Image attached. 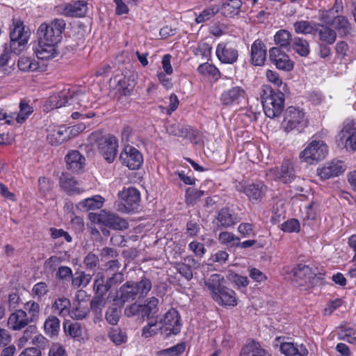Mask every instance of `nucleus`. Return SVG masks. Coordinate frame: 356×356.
Segmentation results:
<instances>
[{"label":"nucleus","mask_w":356,"mask_h":356,"mask_svg":"<svg viewBox=\"0 0 356 356\" xmlns=\"http://www.w3.org/2000/svg\"><path fill=\"white\" fill-rule=\"evenodd\" d=\"M225 278L217 273L211 275L204 280L211 298L224 307H234L238 304V297L234 290L223 285Z\"/></svg>","instance_id":"nucleus-1"},{"label":"nucleus","mask_w":356,"mask_h":356,"mask_svg":"<svg viewBox=\"0 0 356 356\" xmlns=\"http://www.w3.org/2000/svg\"><path fill=\"white\" fill-rule=\"evenodd\" d=\"M264 111L270 118L279 116L284 106V95L280 91H275L269 85H263L260 93Z\"/></svg>","instance_id":"nucleus-2"},{"label":"nucleus","mask_w":356,"mask_h":356,"mask_svg":"<svg viewBox=\"0 0 356 356\" xmlns=\"http://www.w3.org/2000/svg\"><path fill=\"white\" fill-rule=\"evenodd\" d=\"M151 289L152 282L146 277L137 282L127 281L121 286L118 291V300L121 303L124 304L134 301L138 297L139 298H144Z\"/></svg>","instance_id":"nucleus-3"},{"label":"nucleus","mask_w":356,"mask_h":356,"mask_svg":"<svg viewBox=\"0 0 356 356\" xmlns=\"http://www.w3.org/2000/svg\"><path fill=\"white\" fill-rule=\"evenodd\" d=\"M308 123V118L302 109L289 106L285 111L282 122V127L284 131L289 133L296 131L301 133L307 127Z\"/></svg>","instance_id":"nucleus-4"},{"label":"nucleus","mask_w":356,"mask_h":356,"mask_svg":"<svg viewBox=\"0 0 356 356\" xmlns=\"http://www.w3.org/2000/svg\"><path fill=\"white\" fill-rule=\"evenodd\" d=\"M89 140L91 143L97 142L98 150L106 161L110 163L113 162L118 147V141L115 136L110 134L101 136L99 133L94 132L90 135Z\"/></svg>","instance_id":"nucleus-5"},{"label":"nucleus","mask_w":356,"mask_h":356,"mask_svg":"<svg viewBox=\"0 0 356 356\" xmlns=\"http://www.w3.org/2000/svg\"><path fill=\"white\" fill-rule=\"evenodd\" d=\"M65 28V22L63 19H55L50 22L42 23L38 29V39L47 42L59 43Z\"/></svg>","instance_id":"nucleus-6"},{"label":"nucleus","mask_w":356,"mask_h":356,"mask_svg":"<svg viewBox=\"0 0 356 356\" xmlns=\"http://www.w3.org/2000/svg\"><path fill=\"white\" fill-rule=\"evenodd\" d=\"M30 37L29 29H26L20 19L13 18L10 27V47L15 53L20 52L27 43Z\"/></svg>","instance_id":"nucleus-7"},{"label":"nucleus","mask_w":356,"mask_h":356,"mask_svg":"<svg viewBox=\"0 0 356 356\" xmlns=\"http://www.w3.org/2000/svg\"><path fill=\"white\" fill-rule=\"evenodd\" d=\"M328 149L327 146L323 140H312L307 147L300 152V160L309 164L323 159Z\"/></svg>","instance_id":"nucleus-8"},{"label":"nucleus","mask_w":356,"mask_h":356,"mask_svg":"<svg viewBox=\"0 0 356 356\" xmlns=\"http://www.w3.org/2000/svg\"><path fill=\"white\" fill-rule=\"evenodd\" d=\"M216 55L221 63L233 65L238 58L237 45L233 42H221L216 47Z\"/></svg>","instance_id":"nucleus-9"},{"label":"nucleus","mask_w":356,"mask_h":356,"mask_svg":"<svg viewBox=\"0 0 356 356\" xmlns=\"http://www.w3.org/2000/svg\"><path fill=\"white\" fill-rule=\"evenodd\" d=\"M159 323L161 327V333L165 336L177 334L181 330L180 316L175 309H171L166 312Z\"/></svg>","instance_id":"nucleus-10"},{"label":"nucleus","mask_w":356,"mask_h":356,"mask_svg":"<svg viewBox=\"0 0 356 356\" xmlns=\"http://www.w3.org/2000/svg\"><path fill=\"white\" fill-rule=\"evenodd\" d=\"M120 159L130 170L140 168L143 163V156L140 151L129 145L124 146L120 153Z\"/></svg>","instance_id":"nucleus-11"},{"label":"nucleus","mask_w":356,"mask_h":356,"mask_svg":"<svg viewBox=\"0 0 356 356\" xmlns=\"http://www.w3.org/2000/svg\"><path fill=\"white\" fill-rule=\"evenodd\" d=\"M338 141L347 150H356V123L347 121L344 123L341 131L339 133Z\"/></svg>","instance_id":"nucleus-12"},{"label":"nucleus","mask_w":356,"mask_h":356,"mask_svg":"<svg viewBox=\"0 0 356 356\" xmlns=\"http://www.w3.org/2000/svg\"><path fill=\"white\" fill-rule=\"evenodd\" d=\"M246 97L245 90L241 86H234L224 90L220 95V102L225 106L240 104Z\"/></svg>","instance_id":"nucleus-13"},{"label":"nucleus","mask_w":356,"mask_h":356,"mask_svg":"<svg viewBox=\"0 0 356 356\" xmlns=\"http://www.w3.org/2000/svg\"><path fill=\"white\" fill-rule=\"evenodd\" d=\"M97 222L115 230H123L128 227V223L123 218L104 210L98 215Z\"/></svg>","instance_id":"nucleus-14"},{"label":"nucleus","mask_w":356,"mask_h":356,"mask_svg":"<svg viewBox=\"0 0 356 356\" xmlns=\"http://www.w3.org/2000/svg\"><path fill=\"white\" fill-rule=\"evenodd\" d=\"M88 10V3L86 0H78L59 6L60 13L67 17H81L86 15Z\"/></svg>","instance_id":"nucleus-15"},{"label":"nucleus","mask_w":356,"mask_h":356,"mask_svg":"<svg viewBox=\"0 0 356 356\" xmlns=\"http://www.w3.org/2000/svg\"><path fill=\"white\" fill-rule=\"evenodd\" d=\"M269 58L279 70L289 72L293 68V63L289 56L278 47H273L270 49Z\"/></svg>","instance_id":"nucleus-16"},{"label":"nucleus","mask_w":356,"mask_h":356,"mask_svg":"<svg viewBox=\"0 0 356 356\" xmlns=\"http://www.w3.org/2000/svg\"><path fill=\"white\" fill-rule=\"evenodd\" d=\"M238 190L244 193L248 199L253 202L263 198L266 195L267 188L261 181H256L245 186L240 184Z\"/></svg>","instance_id":"nucleus-17"},{"label":"nucleus","mask_w":356,"mask_h":356,"mask_svg":"<svg viewBox=\"0 0 356 356\" xmlns=\"http://www.w3.org/2000/svg\"><path fill=\"white\" fill-rule=\"evenodd\" d=\"M346 169V165L341 161H332L327 163L323 167L318 168V175L323 179H327L332 177H337L343 173Z\"/></svg>","instance_id":"nucleus-18"},{"label":"nucleus","mask_w":356,"mask_h":356,"mask_svg":"<svg viewBox=\"0 0 356 356\" xmlns=\"http://www.w3.org/2000/svg\"><path fill=\"white\" fill-rule=\"evenodd\" d=\"M118 197L124 204L125 210L128 212L138 206L140 201V193L137 189L131 187L119 191Z\"/></svg>","instance_id":"nucleus-19"},{"label":"nucleus","mask_w":356,"mask_h":356,"mask_svg":"<svg viewBox=\"0 0 356 356\" xmlns=\"http://www.w3.org/2000/svg\"><path fill=\"white\" fill-rule=\"evenodd\" d=\"M55 42H47L38 39V43L34 48V51L38 59L49 60L56 56L58 52Z\"/></svg>","instance_id":"nucleus-20"},{"label":"nucleus","mask_w":356,"mask_h":356,"mask_svg":"<svg viewBox=\"0 0 356 356\" xmlns=\"http://www.w3.org/2000/svg\"><path fill=\"white\" fill-rule=\"evenodd\" d=\"M31 322L26 311L17 309L8 317V325L13 330H21L27 326Z\"/></svg>","instance_id":"nucleus-21"},{"label":"nucleus","mask_w":356,"mask_h":356,"mask_svg":"<svg viewBox=\"0 0 356 356\" xmlns=\"http://www.w3.org/2000/svg\"><path fill=\"white\" fill-rule=\"evenodd\" d=\"M289 278L298 285L303 286L310 282L312 278V273L309 266L298 265L291 270Z\"/></svg>","instance_id":"nucleus-22"},{"label":"nucleus","mask_w":356,"mask_h":356,"mask_svg":"<svg viewBox=\"0 0 356 356\" xmlns=\"http://www.w3.org/2000/svg\"><path fill=\"white\" fill-rule=\"evenodd\" d=\"M275 179L287 184L291 182L295 178V171L293 163L289 160L284 161L280 168L272 170Z\"/></svg>","instance_id":"nucleus-23"},{"label":"nucleus","mask_w":356,"mask_h":356,"mask_svg":"<svg viewBox=\"0 0 356 356\" xmlns=\"http://www.w3.org/2000/svg\"><path fill=\"white\" fill-rule=\"evenodd\" d=\"M280 350L285 356H307L309 354L305 345L292 341L282 342Z\"/></svg>","instance_id":"nucleus-24"},{"label":"nucleus","mask_w":356,"mask_h":356,"mask_svg":"<svg viewBox=\"0 0 356 356\" xmlns=\"http://www.w3.org/2000/svg\"><path fill=\"white\" fill-rule=\"evenodd\" d=\"M251 62L255 66H261L264 64L266 58V49L265 44L260 40H256L251 45Z\"/></svg>","instance_id":"nucleus-25"},{"label":"nucleus","mask_w":356,"mask_h":356,"mask_svg":"<svg viewBox=\"0 0 356 356\" xmlns=\"http://www.w3.org/2000/svg\"><path fill=\"white\" fill-rule=\"evenodd\" d=\"M70 89H63L50 96L47 102L49 108L54 109L65 106L70 102Z\"/></svg>","instance_id":"nucleus-26"},{"label":"nucleus","mask_w":356,"mask_h":356,"mask_svg":"<svg viewBox=\"0 0 356 356\" xmlns=\"http://www.w3.org/2000/svg\"><path fill=\"white\" fill-rule=\"evenodd\" d=\"M67 168L73 172L81 170L85 164V158L76 150L70 152L65 156Z\"/></svg>","instance_id":"nucleus-27"},{"label":"nucleus","mask_w":356,"mask_h":356,"mask_svg":"<svg viewBox=\"0 0 356 356\" xmlns=\"http://www.w3.org/2000/svg\"><path fill=\"white\" fill-rule=\"evenodd\" d=\"M241 6V0H226L219 6V12L225 17H232L239 13Z\"/></svg>","instance_id":"nucleus-28"},{"label":"nucleus","mask_w":356,"mask_h":356,"mask_svg":"<svg viewBox=\"0 0 356 356\" xmlns=\"http://www.w3.org/2000/svg\"><path fill=\"white\" fill-rule=\"evenodd\" d=\"M240 356H271L261 345L254 341H250L241 348Z\"/></svg>","instance_id":"nucleus-29"},{"label":"nucleus","mask_w":356,"mask_h":356,"mask_svg":"<svg viewBox=\"0 0 356 356\" xmlns=\"http://www.w3.org/2000/svg\"><path fill=\"white\" fill-rule=\"evenodd\" d=\"M236 218L234 217L231 211L227 208L222 209L218 213L215 220L217 227L220 228H227L236 224Z\"/></svg>","instance_id":"nucleus-30"},{"label":"nucleus","mask_w":356,"mask_h":356,"mask_svg":"<svg viewBox=\"0 0 356 356\" xmlns=\"http://www.w3.org/2000/svg\"><path fill=\"white\" fill-rule=\"evenodd\" d=\"M331 25L338 31L339 35L346 36L350 33L351 23L343 15H337L333 18Z\"/></svg>","instance_id":"nucleus-31"},{"label":"nucleus","mask_w":356,"mask_h":356,"mask_svg":"<svg viewBox=\"0 0 356 356\" xmlns=\"http://www.w3.org/2000/svg\"><path fill=\"white\" fill-rule=\"evenodd\" d=\"M19 111L18 113H13L10 116H13L12 119L13 123L16 121L18 124L24 123L28 117L33 112V107L31 106L24 100H22L19 103Z\"/></svg>","instance_id":"nucleus-32"},{"label":"nucleus","mask_w":356,"mask_h":356,"mask_svg":"<svg viewBox=\"0 0 356 356\" xmlns=\"http://www.w3.org/2000/svg\"><path fill=\"white\" fill-rule=\"evenodd\" d=\"M71 302L65 297H60L55 300L52 309L60 316L65 317L70 314Z\"/></svg>","instance_id":"nucleus-33"},{"label":"nucleus","mask_w":356,"mask_h":356,"mask_svg":"<svg viewBox=\"0 0 356 356\" xmlns=\"http://www.w3.org/2000/svg\"><path fill=\"white\" fill-rule=\"evenodd\" d=\"M317 26H320V29L317 28L316 31L318 32V38L321 41L327 44H332L336 41L337 33L334 30L319 24H317Z\"/></svg>","instance_id":"nucleus-34"},{"label":"nucleus","mask_w":356,"mask_h":356,"mask_svg":"<svg viewBox=\"0 0 356 356\" xmlns=\"http://www.w3.org/2000/svg\"><path fill=\"white\" fill-rule=\"evenodd\" d=\"M293 28L296 33L300 34H313L317 30V23L300 20L293 24Z\"/></svg>","instance_id":"nucleus-35"},{"label":"nucleus","mask_w":356,"mask_h":356,"mask_svg":"<svg viewBox=\"0 0 356 356\" xmlns=\"http://www.w3.org/2000/svg\"><path fill=\"white\" fill-rule=\"evenodd\" d=\"M159 300L155 297H151L145 300L142 306V316L147 317L148 319L152 318L150 316L156 314L159 311L158 307Z\"/></svg>","instance_id":"nucleus-36"},{"label":"nucleus","mask_w":356,"mask_h":356,"mask_svg":"<svg viewBox=\"0 0 356 356\" xmlns=\"http://www.w3.org/2000/svg\"><path fill=\"white\" fill-rule=\"evenodd\" d=\"M45 334L49 337H54L58 334L60 330V321L54 316H49L44 323Z\"/></svg>","instance_id":"nucleus-37"},{"label":"nucleus","mask_w":356,"mask_h":356,"mask_svg":"<svg viewBox=\"0 0 356 356\" xmlns=\"http://www.w3.org/2000/svg\"><path fill=\"white\" fill-rule=\"evenodd\" d=\"M117 82V90L123 95H129L135 86L134 80L128 76L120 77L118 79Z\"/></svg>","instance_id":"nucleus-38"},{"label":"nucleus","mask_w":356,"mask_h":356,"mask_svg":"<svg viewBox=\"0 0 356 356\" xmlns=\"http://www.w3.org/2000/svg\"><path fill=\"white\" fill-rule=\"evenodd\" d=\"M104 199L100 195L88 197L79 202V205L87 211L100 209L104 204Z\"/></svg>","instance_id":"nucleus-39"},{"label":"nucleus","mask_w":356,"mask_h":356,"mask_svg":"<svg viewBox=\"0 0 356 356\" xmlns=\"http://www.w3.org/2000/svg\"><path fill=\"white\" fill-rule=\"evenodd\" d=\"M292 49L300 56H307L309 53V42L303 38L296 37L292 40Z\"/></svg>","instance_id":"nucleus-40"},{"label":"nucleus","mask_w":356,"mask_h":356,"mask_svg":"<svg viewBox=\"0 0 356 356\" xmlns=\"http://www.w3.org/2000/svg\"><path fill=\"white\" fill-rule=\"evenodd\" d=\"M161 332V327L156 319L149 318L147 324L142 329V337L149 338Z\"/></svg>","instance_id":"nucleus-41"},{"label":"nucleus","mask_w":356,"mask_h":356,"mask_svg":"<svg viewBox=\"0 0 356 356\" xmlns=\"http://www.w3.org/2000/svg\"><path fill=\"white\" fill-rule=\"evenodd\" d=\"M89 313V308L86 302H78L70 310L69 316L74 319L81 320Z\"/></svg>","instance_id":"nucleus-42"},{"label":"nucleus","mask_w":356,"mask_h":356,"mask_svg":"<svg viewBox=\"0 0 356 356\" xmlns=\"http://www.w3.org/2000/svg\"><path fill=\"white\" fill-rule=\"evenodd\" d=\"M110 340L116 346L124 343L127 341V334L120 327H112L108 333Z\"/></svg>","instance_id":"nucleus-43"},{"label":"nucleus","mask_w":356,"mask_h":356,"mask_svg":"<svg viewBox=\"0 0 356 356\" xmlns=\"http://www.w3.org/2000/svg\"><path fill=\"white\" fill-rule=\"evenodd\" d=\"M17 65L19 69L24 72H34L39 67L37 61L26 56L20 57L18 60Z\"/></svg>","instance_id":"nucleus-44"},{"label":"nucleus","mask_w":356,"mask_h":356,"mask_svg":"<svg viewBox=\"0 0 356 356\" xmlns=\"http://www.w3.org/2000/svg\"><path fill=\"white\" fill-rule=\"evenodd\" d=\"M70 104H77L80 107L88 108L90 106L88 95L84 92H74L70 90Z\"/></svg>","instance_id":"nucleus-45"},{"label":"nucleus","mask_w":356,"mask_h":356,"mask_svg":"<svg viewBox=\"0 0 356 356\" xmlns=\"http://www.w3.org/2000/svg\"><path fill=\"white\" fill-rule=\"evenodd\" d=\"M60 186L69 194L79 193L76 181L70 177L63 175L60 181Z\"/></svg>","instance_id":"nucleus-46"},{"label":"nucleus","mask_w":356,"mask_h":356,"mask_svg":"<svg viewBox=\"0 0 356 356\" xmlns=\"http://www.w3.org/2000/svg\"><path fill=\"white\" fill-rule=\"evenodd\" d=\"M24 309L28 314L31 322L38 321L40 313V305L34 300H29L24 305Z\"/></svg>","instance_id":"nucleus-47"},{"label":"nucleus","mask_w":356,"mask_h":356,"mask_svg":"<svg viewBox=\"0 0 356 356\" xmlns=\"http://www.w3.org/2000/svg\"><path fill=\"white\" fill-rule=\"evenodd\" d=\"M63 329L66 334L73 338H79L82 335V327L79 323L65 322Z\"/></svg>","instance_id":"nucleus-48"},{"label":"nucleus","mask_w":356,"mask_h":356,"mask_svg":"<svg viewBox=\"0 0 356 356\" xmlns=\"http://www.w3.org/2000/svg\"><path fill=\"white\" fill-rule=\"evenodd\" d=\"M211 46L207 42H200L193 50V54L202 59L209 60L211 56Z\"/></svg>","instance_id":"nucleus-49"},{"label":"nucleus","mask_w":356,"mask_h":356,"mask_svg":"<svg viewBox=\"0 0 356 356\" xmlns=\"http://www.w3.org/2000/svg\"><path fill=\"white\" fill-rule=\"evenodd\" d=\"M219 12V6H212L203 10L195 18L197 24L203 23L211 19L216 13Z\"/></svg>","instance_id":"nucleus-50"},{"label":"nucleus","mask_w":356,"mask_h":356,"mask_svg":"<svg viewBox=\"0 0 356 356\" xmlns=\"http://www.w3.org/2000/svg\"><path fill=\"white\" fill-rule=\"evenodd\" d=\"M204 195V191L188 188L186 191V202L188 205H194Z\"/></svg>","instance_id":"nucleus-51"},{"label":"nucleus","mask_w":356,"mask_h":356,"mask_svg":"<svg viewBox=\"0 0 356 356\" xmlns=\"http://www.w3.org/2000/svg\"><path fill=\"white\" fill-rule=\"evenodd\" d=\"M109 289V282H108L106 284L104 283L102 273H97L94 281V289L95 290V293L105 295Z\"/></svg>","instance_id":"nucleus-52"},{"label":"nucleus","mask_w":356,"mask_h":356,"mask_svg":"<svg viewBox=\"0 0 356 356\" xmlns=\"http://www.w3.org/2000/svg\"><path fill=\"white\" fill-rule=\"evenodd\" d=\"M49 289L48 284L44 282H40L33 285L31 289V296L40 300L42 297L48 293Z\"/></svg>","instance_id":"nucleus-53"},{"label":"nucleus","mask_w":356,"mask_h":356,"mask_svg":"<svg viewBox=\"0 0 356 356\" xmlns=\"http://www.w3.org/2000/svg\"><path fill=\"white\" fill-rule=\"evenodd\" d=\"M197 72L203 75H211L216 79H217L220 75V71L218 69L215 65L208 63L200 65L197 67Z\"/></svg>","instance_id":"nucleus-54"},{"label":"nucleus","mask_w":356,"mask_h":356,"mask_svg":"<svg viewBox=\"0 0 356 356\" xmlns=\"http://www.w3.org/2000/svg\"><path fill=\"white\" fill-rule=\"evenodd\" d=\"M218 240L222 244L236 246V243L240 241V238L233 233L222 232L219 234Z\"/></svg>","instance_id":"nucleus-55"},{"label":"nucleus","mask_w":356,"mask_h":356,"mask_svg":"<svg viewBox=\"0 0 356 356\" xmlns=\"http://www.w3.org/2000/svg\"><path fill=\"white\" fill-rule=\"evenodd\" d=\"M91 279L92 277L90 275L81 272L72 278V285L75 288H84L90 282Z\"/></svg>","instance_id":"nucleus-56"},{"label":"nucleus","mask_w":356,"mask_h":356,"mask_svg":"<svg viewBox=\"0 0 356 356\" xmlns=\"http://www.w3.org/2000/svg\"><path fill=\"white\" fill-rule=\"evenodd\" d=\"M266 77L267 81L272 83L275 87L280 88L283 86L284 88L286 86V85L283 83L280 74L275 71H273L271 70H266Z\"/></svg>","instance_id":"nucleus-57"},{"label":"nucleus","mask_w":356,"mask_h":356,"mask_svg":"<svg viewBox=\"0 0 356 356\" xmlns=\"http://www.w3.org/2000/svg\"><path fill=\"white\" fill-rule=\"evenodd\" d=\"M66 140V137L64 136L63 131L60 129L54 130L47 136V140L52 145H58L61 144Z\"/></svg>","instance_id":"nucleus-58"},{"label":"nucleus","mask_w":356,"mask_h":356,"mask_svg":"<svg viewBox=\"0 0 356 356\" xmlns=\"http://www.w3.org/2000/svg\"><path fill=\"white\" fill-rule=\"evenodd\" d=\"M227 277L229 281L234 282L238 288L245 287L249 283L247 277L240 275L234 272H229Z\"/></svg>","instance_id":"nucleus-59"},{"label":"nucleus","mask_w":356,"mask_h":356,"mask_svg":"<svg viewBox=\"0 0 356 356\" xmlns=\"http://www.w3.org/2000/svg\"><path fill=\"white\" fill-rule=\"evenodd\" d=\"M291 33L286 30H280L276 33L274 40L276 44L281 47H285L289 44Z\"/></svg>","instance_id":"nucleus-60"},{"label":"nucleus","mask_w":356,"mask_h":356,"mask_svg":"<svg viewBox=\"0 0 356 356\" xmlns=\"http://www.w3.org/2000/svg\"><path fill=\"white\" fill-rule=\"evenodd\" d=\"M281 229L285 232H298L300 229V222L298 220L292 218L283 222Z\"/></svg>","instance_id":"nucleus-61"},{"label":"nucleus","mask_w":356,"mask_h":356,"mask_svg":"<svg viewBox=\"0 0 356 356\" xmlns=\"http://www.w3.org/2000/svg\"><path fill=\"white\" fill-rule=\"evenodd\" d=\"M237 230L240 234H241L243 237H252L256 235V233L253 229V225L249 222H243L241 223Z\"/></svg>","instance_id":"nucleus-62"},{"label":"nucleus","mask_w":356,"mask_h":356,"mask_svg":"<svg viewBox=\"0 0 356 356\" xmlns=\"http://www.w3.org/2000/svg\"><path fill=\"white\" fill-rule=\"evenodd\" d=\"M99 258L94 253H88L84 258L83 264L86 269L93 270L99 265Z\"/></svg>","instance_id":"nucleus-63"},{"label":"nucleus","mask_w":356,"mask_h":356,"mask_svg":"<svg viewBox=\"0 0 356 356\" xmlns=\"http://www.w3.org/2000/svg\"><path fill=\"white\" fill-rule=\"evenodd\" d=\"M124 315L129 318L134 317L137 315L142 316V306L136 302L128 305L124 309Z\"/></svg>","instance_id":"nucleus-64"}]
</instances>
